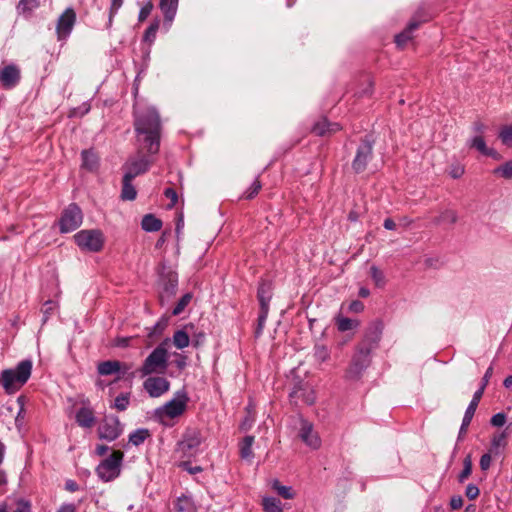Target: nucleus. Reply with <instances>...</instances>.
Wrapping results in <instances>:
<instances>
[{"label":"nucleus","mask_w":512,"mask_h":512,"mask_svg":"<svg viewBox=\"0 0 512 512\" xmlns=\"http://www.w3.org/2000/svg\"><path fill=\"white\" fill-rule=\"evenodd\" d=\"M188 401L187 393L184 390L178 391L173 399L158 409V413L170 419L179 417L185 412Z\"/></svg>","instance_id":"9d476101"},{"label":"nucleus","mask_w":512,"mask_h":512,"mask_svg":"<svg viewBox=\"0 0 512 512\" xmlns=\"http://www.w3.org/2000/svg\"><path fill=\"white\" fill-rule=\"evenodd\" d=\"M492 374H493V368H492V367H489V368L486 370V372H485V374H484V376H483V378H482V383H481V385H480V387H479V389H478V390H481V391H482V393H484L485 388H486L487 384L489 383V380H490V378H491Z\"/></svg>","instance_id":"052dcab7"},{"label":"nucleus","mask_w":512,"mask_h":512,"mask_svg":"<svg viewBox=\"0 0 512 512\" xmlns=\"http://www.w3.org/2000/svg\"><path fill=\"white\" fill-rule=\"evenodd\" d=\"M482 396H483V393H482L481 390H477L474 393L473 398L470 401V403H469V405H468V407H467V409L465 411V414H464V416H466L467 419L468 418L473 419L475 411H476V409L478 407V404H479Z\"/></svg>","instance_id":"e433bc0d"},{"label":"nucleus","mask_w":512,"mask_h":512,"mask_svg":"<svg viewBox=\"0 0 512 512\" xmlns=\"http://www.w3.org/2000/svg\"><path fill=\"white\" fill-rule=\"evenodd\" d=\"M74 240L81 250L99 252L104 245V236L100 230H81L74 235Z\"/></svg>","instance_id":"423d86ee"},{"label":"nucleus","mask_w":512,"mask_h":512,"mask_svg":"<svg viewBox=\"0 0 512 512\" xmlns=\"http://www.w3.org/2000/svg\"><path fill=\"white\" fill-rule=\"evenodd\" d=\"M472 129L476 134L482 135L486 129V126L482 122L476 121L473 123Z\"/></svg>","instance_id":"338daca9"},{"label":"nucleus","mask_w":512,"mask_h":512,"mask_svg":"<svg viewBox=\"0 0 512 512\" xmlns=\"http://www.w3.org/2000/svg\"><path fill=\"white\" fill-rule=\"evenodd\" d=\"M365 81H366V87L361 92H359L360 97L368 96V95L372 94L373 82L371 81L370 78H366Z\"/></svg>","instance_id":"69168bd1"},{"label":"nucleus","mask_w":512,"mask_h":512,"mask_svg":"<svg viewBox=\"0 0 512 512\" xmlns=\"http://www.w3.org/2000/svg\"><path fill=\"white\" fill-rule=\"evenodd\" d=\"M166 326H167V321L166 320L158 321L153 326L152 331L149 333V336L161 334L164 331V329L166 328Z\"/></svg>","instance_id":"13d9d810"},{"label":"nucleus","mask_w":512,"mask_h":512,"mask_svg":"<svg viewBox=\"0 0 512 512\" xmlns=\"http://www.w3.org/2000/svg\"><path fill=\"white\" fill-rule=\"evenodd\" d=\"M472 458L471 455H467L463 460V469L458 475L459 483H463L472 473Z\"/></svg>","instance_id":"79ce46f5"},{"label":"nucleus","mask_w":512,"mask_h":512,"mask_svg":"<svg viewBox=\"0 0 512 512\" xmlns=\"http://www.w3.org/2000/svg\"><path fill=\"white\" fill-rule=\"evenodd\" d=\"M468 145H469L470 148L476 149L481 154H489V153H491L490 152V148H488L486 146L485 140L482 137V135H476L475 137H473L469 141Z\"/></svg>","instance_id":"f704fd0d"},{"label":"nucleus","mask_w":512,"mask_h":512,"mask_svg":"<svg viewBox=\"0 0 512 512\" xmlns=\"http://www.w3.org/2000/svg\"><path fill=\"white\" fill-rule=\"evenodd\" d=\"M178 275L173 271L162 272L160 274V292L159 300L164 305L177 292Z\"/></svg>","instance_id":"f8f14e48"},{"label":"nucleus","mask_w":512,"mask_h":512,"mask_svg":"<svg viewBox=\"0 0 512 512\" xmlns=\"http://www.w3.org/2000/svg\"><path fill=\"white\" fill-rule=\"evenodd\" d=\"M299 437L306 445L312 449H318L321 445V440L318 434L313 431V425L307 421H301Z\"/></svg>","instance_id":"a211bd4d"},{"label":"nucleus","mask_w":512,"mask_h":512,"mask_svg":"<svg viewBox=\"0 0 512 512\" xmlns=\"http://www.w3.org/2000/svg\"><path fill=\"white\" fill-rule=\"evenodd\" d=\"M76 12L72 7H68L59 16L56 24V33L58 40H65L71 34L76 23Z\"/></svg>","instance_id":"4468645a"},{"label":"nucleus","mask_w":512,"mask_h":512,"mask_svg":"<svg viewBox=\"0 0 512 512\" xmlns=\"http://www.w3.org/2000/svg\"><path fill=\"white\" fill-rule=\"evenodd\" d=\"M268 313H269V310H267V309H260L259 316H258V321H257V326H256L255 331H254V334H255L256 338L260 337L262 332H263V329H264V326H265V322H266V319L268 317Z\"/></svg>","instance_id":"a18cd8bd"},{"label":"nucleus","mask_w":512,"mask_h":512,"mask_svg":"<svg viewBox=\"0 0 512 512\" xmlns=\"http://www.w3.org/2000/svg\"><path fill=\"white\" fill-rule=\"evenodd\" d=\"M179 0H160L159 8L166 23H171L177 13Z\"/></svg>","instance_id":"412c9836"},{"label":"nucleus","mask_w":512,"mask_h":512,"mask_svg":"<svg viewBox=\"0 0 512 512\" xmlns=\"http://www.w3.org/2000/svg\"><path fill=\"white\" fill-rule=\"evenodd\" d=\"M499 138L504 145L512 147V124L501 128Z\"/></svg>","instance_id":"de8ad7c7"},{"label":"nucleus","mask_w":512,"mask_h":512,"mask_svg":"<svg viewBox=\"0 0 512 512\" xmlns=\"http://www.w3.org/2000/svg\"><path fill=\"white\" fill-rule=\"evenodd\" d=\"M21 79V71L15 64L0 67V83L5 89H12L18 85Z\"/></svg>","instance_id":"dca6fc26"},{"label":"nucleus","mask_w":512,"mask_h":512,"mask_svg":"<svg viewBox=\"0 0 512 512\" xmlns=\"http://www.w3.org/2000/svg\"><path fill=\"white\" fill-rule=\"evenodd\" d=\"M314 356L319 362H325L329 358V351L324 345H316Z\"/></svg>","instance_id":"603ef678"},{"label":"nucleus","mask_w":512,"mask_h":512,"mask_svg":"<svg viewBox=\"0 0 512 512\" xmlns=\"http://www.w3.org/2000/svg\"><path fill=\"white\" fill-rule=\"evenodd\" d=\"M272 488L284 499H293L295 497L292 487L284 486L278 480L273 481Z\"/></svg>","instance_id":"c9c22d12"},{"label":"nucleus","mask_w":512,"mask_h":512,"mask_svg":"<svg viewBox=\"0 0 512 512\" xmlns=\"http://www.w3.org/2000/svg\"><path fill=\"white\" fill-rule=\"evenodd\" d=\"M193 329V325L189 324L184 327V329L177 330L173 335V344L178 349L186 348L190 343V333L189 330Z\"/></svg>","instance_id":"393cba45"},{"label":"nucleus","mask_w":512,"mask_h":512,"mask_svg":"<svg viewBox=\"0 0 512 512\" xmlns=\"http://www.w3.org/2000/svg\"><path fill=\"white\" fill-rule=\"evenodd\" d=\"M492 454L493 453L489 451L488 453H485L481 456L479 465L482 471H487L490 468L492 462Z\"/></svg>","instance_id":"5fc2aeb1"},{"label":"nucleus","mask_w":512,"mask_h":512,"mask_svg":"<svg viewBox=\"0 0 512 512\" xmlns=\"http://www.w3.org/2000/svg\"><path fill=\"white\" fill-rule=\"evenodd\" d=\"M0 512H8L6 507H1ZM13 512H30V506L28 503H25L23 501H20L16 507V509L13 510Z\"/></svg>","instance_id":"680f3d73"},{"label":"nucleus","mask_w":512,"mask_h":512,"mask_svg":"<svg viewBox=\"0 0 512 512\" xmlns=\"http://www.w3.org/2000/svg\"><path fill=\"white\" fill-rule=\"evenodd\" d=\"M82 167L89 171L97 169L99 164L98 156L92 150H83L81 153Z\"/></svg>","instance_id":"c85d7f7f"},{"label":"nucleus","mask_w":512,"mask_h":512,"mask_svg":"<svg viewBox=\"0 0 512 512\" xmlns=\"http://www.w3.org/2000/svg\"><path fill=\"white\" fill-rule=\"evenodd\" d=\"M506 437H507V433L506 431H503L499 434H496L493 436L492 438V441H491V447H490V452L491 453H494V455H497L498 454V449L502 446H505L506 444Z\"/></svg>","instance_id":"ea45409f"},{"label":"nucleus","mask_w":512,"mask_h":512,"mask_svg":"<svg viewBox=\"0 0 512 512\" xmlns=\"http://www.w3.org/2000/svg\"><path fill=\"white\" fill-rule=\"evenodd\" d=\"M57 512H76V507L74 504L65 503L60 506Z\"/></svg>","instance_id":"774afa93"},{"label":"nucleus","mask_w":512,"mask_h":512,"mask_svg":"<svg viewBox=\"0 0 512 512\" xmlns=\"http://www.w3.org/2000/svg\"><path fill=\"white\" fill-rule=\"evenodd\" d=\"M155 155L149 154L147 151H140V146L137 145L136 154L130 156L123 165L124 175H131V178L134 179L138 175L144 174L153 164Z\"/></svg>","instance_id":"39448f33"},{"label":"nucleus","mask_w":512,"mask_h":512,"mask_svg":"<svg viewBox=\"0 0 512 512\" xmlns=\"http://www.w3.org/2000/svg\"><path fill=\"white\" fill-rule=\"evenodd\" d=\"M124 0H111V5L109 8V16L107 27H111L113 24L114 17L118 13L119 9L122 7Z\"/></svg>","instance_id":"49530a36"},{"label":"nucleus","mask_w":512,"mask_h":512,"mask_svg":"<svg viewBox=\"0 0 512 512\" xmlns=\"http://www.w3.org/2000/svg\"><path fill=\"white\" fill-rule=\"evenodd\" d=\"M289 398L294 404H298L301 401L306 405H312L316 400L314 390L308 384L301 382L293 387L289 393Z\"/></svg>","instance_id":"2eb2a0df"},{"label":"nucleus","mask_w":512,"mask_h":512,"mask_svg":"<svg viewBox=\"0 0 512 512\" xmlns=\"http://www.w3.org/2000/svg\"><path fill=\"white\" fill-rule=\"evenodd\" d=\"M124 454L121 451H114L108 458L104 459L96 468V474L105 482L111 481L119 476L120 466Z\"/></svg>","instance_id":"0eeeda50"},{"label":"nucleus","mask_w":512,"mask_h":512,"mask_svg":"<svg viewBox=\"0 0 512 512\" xmlns=\"http://www.w3.org/2000/svg\"><path fill=\"white\" fill-rule=\"evenodd\" d=\"M160 27V20L158 18L154 19L152 23L147 27V29L144 32L143 40L148 43H153L156 34Z\"/></svg>","instance_id":"72a5a7b5"},{"label":"nucleus","mask_w":512,"mask_h":512,"mask_svg":"<svg viewBox=\"0 0 512 512\" xmlns=\"http://www.w3.org/2000/svg\"><path fill=\"white\" fill-rule=\"evenodd\" d=\"M150 436L149 430L145 428L137 429L129 435V442L139 446Z\"/></svg>","instance_id":"2f4dec72"},{"label":"nucleus","mask_w":512,"mask_h":512,"mask_svg":"<svg viewBox=\"0 0 512 512\" xmlns=\"http://www.w3.org/2000/svg\"><path fill=\"white\" fill-rule=\"evenodd\" d=\"M420 23L417 21H411L407 28L395 36V42L397 46L403 47L410 39L411 33L419 27Z\"/></svg>","instance_id":"c756f323"},{"label":"nucleus","mask_w":512,"mask_h":512,"mask_svg":"<svg viewBox=\"0 0 512 512\" xmlns=\"http://www.w3.org/2000/svg\"><path fill=\"white\" fill-rule=\"evenodd\" d=\"M174 508L176 512H197L192 497L187 495L179 496L174 503Z\"/></svg>","instance_id":"a878e982"},{"label":"nucleus","mask_w":512,"mask_h":512,"mask_svg":"<svg viewBox=\"0 0 512 512\" xmlns=\"http://www.w3.org/2000/svg\"><path fill=\"white\" fill-rule=\"evenodd\" d=\"M359 325V322L357 320L347 318V317H340L337 319V328L341 332L353 330L357 328Z\"/></svg>","instance_id":"4c0bfd02"},{"label":"nucleus","mask_w":512,"mask_h":512,"mask_svg":"<svg viewBox=\"0 0 512 512\" xmlns=\"http://www.w3.org/2000/svg\"><path fill=\"white\" fill-rule=\"evenodd\" d=\"M122 369V362L117 360H107L97 365V372L101 376H109L119 373Z\"/></svg>","instance_id":"5701e85b"},{"label":"nucleus","mask_w":512,"mask_h":512,"mask_svg":"<svg viewBox=\"0 0 512 512\" xmlns=\"http://www.w3.org/2000/svg\"><path fill=\"white\" fill-rule=\"evenodd\" d=\"M493 174L504 179H512V161H507L493 170Z\"/></svg>","instance_id":"a19ab883"},{"label":"nucleus","mask_w":512,"mask_h":512,"mask_svg":"<svg viewBox=\"0 0 512 512\" xmlns=\"http://www.w3.org/2000/svg\"><path fill=\"white\" fill-rule=\"evenodd\" d=\"M98 436L106 441H114L122 433L121 423L116 416L105 417L98 427Z\"/></svg>","instance_id":"ddd939ff"},{"label":"nucleus","mask_w":512,"mask_h":512,"mask_svg":"<svg viewBox=\"0 0 512 512\" xmlns=\"http://www.w3.org/2000/svg\"><path fill=\"white\" fill-rule=\"evenodd\" d=\"M134 129L140 151L158 154L162 135V124L158 111L148 107L135 114Z\"/></svg>","instance_id":"f03ea898"},{"label":"nucleus","mask_w":512,"mask_h":512,"mask_svg":"<svg viewBox=\"0 0 512 512\" xmlns=\"http://www.w3.org/2000/svg\"><path fill=\"white\" fill-rule=\"evenodd\" d=\"M40 0H20L17 9L22 14H30L34 9L38 8Z\"/></svg>","instance_id":"58836bf2"},{"label":"nucleus","mask_w":512,"mask_h":512,"mask_svg":"<svg viewBox=\"0 0 512 512\" xmlns=\"http://www.w3.org/2000/svg\"><path fill=\"white\" fill-rule=\"evenodd\" d=\"M261 188H262L261 182L259 181V179H255L253 181V183L251 184V186L243 194V198H245L247 200L253 199L259 193Z\"/></svg>","instance_id":"8fccbe9b"},{"label":"nucleus","mask_w":512,"mask_h":512,"mask_svg":"<svg viewBox=\"0 0 512 512\" xmlns=\"http://www.w3.org/2000/svg\"><path fill=\"white\" fill-rule=\"evenodd\" d=\"M257 298L260 309L269 310L270 300L272 298V287L268 282H262L258 287Z\"/></svg>","instance_id":"4be33fe9"},{"label":"nucleus","mask_w":512,"mask_h":512,"mask_svg":"<svg viewBox=\"0 0 512 512\" xmlns=\"http://www.w3.org/2000/svg\"><path fill=\"white\" fill-rule=\"evenodd\" d=\"M254 439V436L248 435L239 443V453L242 459L251 460L253 458L252 445Z\"/></svg>","instance_id":"cd10ccee"},{"label":"nucleus","mask_w":512,"mask_h":512,"mask_svg":"<svg viewBox=\"0 0 512 512\" xmlns=\"http://www.w3.org/2000/svg\"><path fill=\"white\" fill-rule=\"evenodd\" d=\"M384 324L380 319L369 323L366 327L361 341L356 345L350 365L346 370V378L357 380L362 373L370 366L372 352L379 347Z\"/></svg>","instance_id":"f257e3e1"},{"label":"nucleus","mask_w":512,"mask_h":512,"mask_svg":"<svg viewBox=\"0 0 512 512\" xmlns=\"http://www.w3.org/2000/svg\"><path fill=\"white\" fill-rule=\"evenodd\" d=\"M191 299H192V294L191 293L184 294L179 299V301L177 302L176 306L173 308L172 314L174 316L180 315L184 311L186 306L190 303Z\"/></svg>","instance_id":"37998d69"},{"label":"nucleus","mask_w":512,"mask_h":512,"mask_svg":"<svg viewBox=\"0 0 512 512\" xmlns=\"http://www.w3.org/2000/svg\"><path fill=\"white\" fill-rule=\"evenodd\" d=\"M370 276L377 287H383L385 285V276L383 272L376 266H371Z\"/></svg>","instance_id":"09e8293b"},{"label":"nucleus","mask_w":512,"mask_h":512,"mask_svg":"<svg viewBox=\"0 0 512 512\" xmlns=\"http://www.w3.org/2000/svg\"><path fill=\"white\" fill-rule=\"evenodd\" d=\"M341 129L336 122H330L326 117H321L311 127V132L316 136L325 137L334 134Z\"/></svg>","instance_id":"6ab92c4d"},{"label":"nucleus","mask_w":512,"mask_h":512,"mask_svg":"<svg viewBox=\"0 0 512 512\" xmlns=\"http://www.w3.org/2000/svg\"><path fill=\"white\" fill-rule=\"evenodd\" d=\"M180 467H182L184 470L188 471L190 474H197L202 471V467H200V466L191 467L189 462H182L180 464Z\"/></svg>","instance_id":"0e129e2a"},{"label":"nucleus","mask_w":512,"mask_h":512,"mask_svg":"<svg viewBox=\"0 0 512 512\" xmlns=\"http://www.w3.org/2000/svg\"><path fill=\"white\" fill-rule=\"evenodd\" d=\"M143 387L150 397L157 398L166 393L170 388V382L163 377H149Z\"/></svg>","instance_id":"f3484780"},{"label":"nucleus","mask_w":512,"mask_h":512,"mask_svg":"<svg viewBox=\"0 0 512 512\" xmlns=\"http://www.w3.org/2000/svg\"><path fill=\"white\" fill-rule=\"evenodd\" d=\"M201 431L197 428H187L182 436V439L177 443V452L182 454V457H193L198 451L202 443Z\"/></svg>","instance_id":"6e6552de"},{"label":"nucleus","mask_w":512,"mask_h":512,"mask_svg":"<svg viewBox=\"0 0 512 512\" xmlns=\"http://www.w3.org/2000/svg\"><path fill=\"white\" fill-rule=\"evenodd\" d=\"M141 227L146 232H156L162 228V221L153 214H146L142 218Z\"/></svg>","instance_id":"bb28decb"},{"label":"nucleus","mask_w":512,"mask_h":512,"mask_svg":"<svg viewBox=\"0 0 512 512\" xmlns=\"http://www.w3.org/2000/svg\"><path fill=\"white\" fill-rule=\"evenodd\" d=\"M164 195L168 199H170V203L167 205V208L172 209L178 201V194H177L176 190L171 187L166 188L164 191Z\"/></svg>","instance_id":"864d4df0"},{"label":"nucleus","mask_w":512,"mask_h":512,"mask_svg":"<svg viewBox=\"0 0 512 512\" xmlns=\"http://www.w3.org/2000/svg\"><path fill=\"white\" fill-rule=\"evenodd\" d=\"M154 8L152 0L147 1L140 9L138 14V22H144L148 16L151 14Z\"/></svg>","instance_id":"3c124183"},{"label":"nucleus","mask_w":512,"mask_h":512,"mask_svg":"<svg viewBox=\"0 0 512 512\" xmlns=\"http://www.w3.org/2000/svg\"><path fill=\"white\" fill-rule=\"evenodd\" d=\"M463 506V498L460 495H454L450 499V508L452 510L460 509Z\"/></svg>","instance_id":"bf43d9fd"},{"label":"nucleus","mask_w":512,"mask_h":512,"mask_svg":"<svg viewBox=\"0 0 512 512\" xmlns=\"http://www.w3.org/2000/svg\"><path fill=\"white\" fill-rule=\"evenodd\" d=\"M83 220V214L79 206L75 203L70 204L62 213L59 220L60 231L68 233L76 230Z\"/></svg>","instance_id":"9b49d317"},{"label":"nucleus","mask_w":512,"mask_h":512,"mask_svg":"<svg viewBox=\"0 0 512 512\" xmlns=\"http://www.w3.org/2000/svg\"><path fill=\"white\" fill-rule=\"evenodd\" d=\"M32 372V361L23 360L18 363L15 369H5L0 374V385L9 393L18 391L30 378Z\"/></svg>","instance_id":"7ed1b4c3"},{"label":"nucleus","mask_w":512,"mask_h":512,"mask_svg":"<svg viewBox=\"0 0 512 512\" xmlns=\"http://www.w3.org/2000/svg\"><path fill=\"white\" fill-rule=\"evenodd\" d=\"M263 509L266 512H283L281 501L275 497H265L262 500Z\"/></svg>","instance_id":"473e14b6"},{"label":"nucleus","mask_w":512,"mask_h":512,"mask_svg":"<svg viewBox=\"0 0 512 512\" xmlns=\"http://www.w3.org/2000/svg\"><path fill=\"white\" fill-rule=\"evenodd\" d=\"M131 175H124L122 179L121 199L123 201H132L136 199L137 191L132 181Z\"/></svg>","instance_id":"b1692460"},{"label":"nucleus","mask_w":512,"mask_h":512,"mask_svg":"<svg viewBox=\"0 0 512 512\" xmlns=\"http://www.w3.org/2000/svg\"><path fill=\"white\" fill-rule=\"evenodd\" d=\"M373 143L374 141L368 135L361 139L352 162V169L355 173L359 174L366 170L368 163L373 157Z\"/></svg>","instance_id":"1a4fd4ad"},{"label":"nucleus","mask_w":512,"mask_h":512,"mask_svg":"<svg viewBox=\"0 0 512 512\" xmlns=\"http://www.w3.org/2000/svg\"><path fill=\"white\" fill-rule=\"evenodd\" d=\"M75 420L82 428H92L96 422V417L92 408L83 406L76 412Z\"/></svg>","instance_id":"aec40b11"},{"label":"nucleus","mask_w":512,"mask_h":512,"mask_svg":"<svg viewBox=\"0 0 512 512\" xmlns=\"http://www.w3.org/2000/svg\"><path fill=\"white\" fill-rule=\"evenodd\" d=\"M165 343L159 344L144 360L139 368L140 376L145 377L151 374H163L168 368V351Z\"/></svg>","instance_id":"20e7f679"},{"label":"nucleus","mask_w":512,"mask_h":512,"mask_svg":"<svg viewBox=\"0 0 512 512\" xmlns=\"http://www.w3.org/2000/svg\"><path fill=\"white\" fill-rule=\"evenodd\" d=\"M130 403V394L129 393H121L115 398L114 408L118 411H124L127 409Z\"/></svg>","instance_id":"c03bdc74"},{"label":"nucleus","mask_w":512,"mask_h":512,"mask_svg":"<svg viewBox=\"0 0 512 512\" xmlns=\"http://www.w3.org/2000/svg\"><path fill=\"white\" fill-rule=\"evenodd\" d=\"M480 494L479 488L475 484H468L465 490V495L468 499L474 500Z\"/></svg>","instance_id":"6e6d98bb"},{"label":"nucleus","mask_w":512,"mask_h":512,"mask_svg":"<svg viewBox=\"0 0 512 512\" xmlns=\"http://www.w3.org/2000/svg\"><path fill=\"white\" fill-rule=\"evenodd\" d=\"M506 422V414L505 413H497L492 416L490 423L495 427H501Z\"/></svg>","instance_id":"4d7b16f0"},{"label":"nucleus","mask_w":512,"mask_h":512,"mask_svg":"<svg viewBox=\"0 0 512 512\" xmlns=\"http://www.w3.org/2000/svg\"><path fill=\"white\" fill-rule=\"evenodd\" d=\"M458 220V215L455 210L447 209L440 213L439 216L433 219L434 225H440L442 223L454 224Z\"/></svg>","instance_id":"7c9ffc66"},{"label":"nucleus","mask_w":512,"mask_h":512,"mask_svg":"<svg viewBox=\"0 0 512 512\" xmlns=\"http://www.w3.org/2000/svg\"><path fill=\"white\" fill-rule=\"evenodd\" d=\"M349 310L354 313H360L364 310V304L359 300L352 301L349 305Z\"/></svg>","instance_id":"e2e57ef3"}]
</instances>
